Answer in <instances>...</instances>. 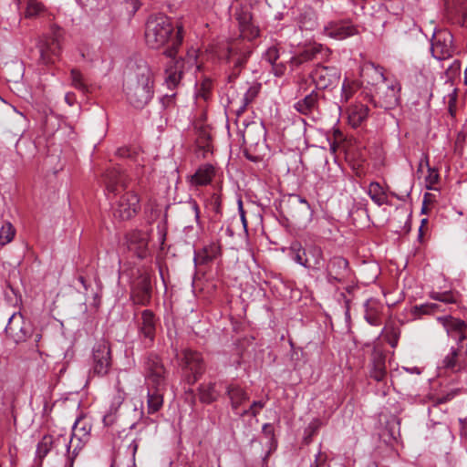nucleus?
Returning <instances> with one entry per match:
<instances>
[{
	"label": "nucleus",
	"instance_id": "obj_1",
	"mask_svg": "<svg viewBox=\"0 0 467 467\" xmlns=\"http://www.w3.org/2000/svg\"><path fill=\"white\" fill-rule=\"evenodd\" d=\"M174 32V27L167 16L161 14L150 16L145 26L146 45L152 49L170 45L163 54L171 58L175 57L183 40L182 26H177Z\"/></svg>",
	"mask_w": 467,
	"mask_h": 467
},
{
	"label": "nucleus",
	"instance_id": "obj_2",
	"mask_svg": "<svg viewBox=\"0 0 467 467\" xmlns=\"http://www.w3.org/2000/svg\"><path fill=\"white\" fill-rule=\"evenodd\" d=\"M153 74L146 62L137 64L125 84L127 99L135 108L142 109L153 96Z\"/></svg>",
	"mask_w": 467,
	"mask_h": 467
},
{
	"label": "nucleus",
	"instance_id": "obj_3",
	"mask_svg": "<svg viewBox=\"0 0 467 467\" xmlns=\"http://www.w3.org/2000/svg\"><path fill=\"white\" fill-rule=\"evenodd\" d=\"M245 157L254 162L262 160L266 150V130L260 122L245 125L243 131Z\"/></svg>",
	"mask_w": 467,
	"mask_h": 467
},
{
	"label": "nucleus",
	"instance_id": "obj_4",
	"mask_svg": "<svg viewBox=\"0 0 467 467\" xmlns=\"http://www.w3.org/2000/svg\"><path fill=\"white\" fill-rule=\"evenodd\" d=\"M289 254L293 261L308 270L318 272L325 266L323 250L315 244L303 247L299 242H294L289 248Z\"/></svg>",
	"mask_w": 467,
	"mask_h": 467
},
{
	"label": "nucleus",
	"instance_id": "obj_5",
	"mask_svg": "<svg viewBox=\"0 0 467 467\" xmlns=\"http://www.w3.org/2000/svg\"><path fill=\"white\" fill-rule=\"evenodd\" d=\"M252 52V46L244 40L235 39L229 42L223 55V59L230 67L229 82H234L240 76Z\"/></svg>",
	"mask_w": 467,
	"mask_h": 467
},
{
	"label": "nucleus",
	"instance_id": "obj_6",
	"mask_svg": "<svg viewBox=\"0 0 467 467\" xmlns=\"http://www.w3.org/2000/svg\"><path fill=\"white\" fill-rule=\"evenodd\" d=\"M62 29L52 26L50 33L42 36L37 43L39 51V63L43 65L54 64L62 52Z\"/></svg>",
	"mask_w": 467,
	"mask_h": 467
},
{
	"label": "nucleus",
	"instance_id": "obj_7",
	"mask_svg": "<svg viewBox=\"0 0 467 467\" xmlns=\"http://www.w3.org/2000/svg\"><path fill=\"white\" fill-rule=\"evenodd\" d=\"M401 85L396 78L384 81L375 88L371 98L375 107L392 109L400 105Z\"/></svg>",
	"mask_w": 467,
	"mask_h": 467
},
{
	"label": "nucleus",
	"instance_id": "obj_8",
	"mask_svg": "<svg viewBox=\"0 0 467 467\" xmlns=\"http://www.w3.org/2000/svg\"><path fill=\"white\" fill-rule=\"evenodd\" d=\"M143 373L147 388H157L166 386L167 370L161 358L154 354L149 353L143 359Z\"/></svg>",
	"mask_w": 467,
	"mask_h": 467
},
{
	"label": "nucleus",
	"instance_id": "obj_9",
	"mask_svg": "<svg viewBox=\"0 0 467 467\" xmlns=\"http://www.w3.org/2000/svg\"><path fill=\"white\" fill-rule=\"evenodd\" d=\"M112 366L110 344L102 339L95 344L92 349L91 371L98 377L106 376Z\"/></svg>",
	"mask_w": 467,
	"mask_h": 467
},
{
	"label": "nucleus",
	"instance_id": "obj_10",
	"mask_svg": "<svg viewBox=\"0 0 467 467\" xmlns=\"http://www.w3.org/2000/svg\"><path fill=\"white\" fill-rule=\"evenodd\" d=\"M111 208L115 218L130 220L140 210V198L134 192H126L111 204Z\"/></svg>",
	"mask_w": 467,
	"mask_h": 467
},
{
	"label": "nucleus",
	"instance_id": "obj_11",
	"mask_svg": "<svg viewBox=\"0 0 467 467\" xmlns=\"http://www.w3.org/2000/svg\"><path fill=\"white\" fill-rule=\"evenodd\" d=\"M310 78L317 89L333 88L339 83L341 70L335 66L318 63L310 73Z\"/></svg>",
	"mask_w": 467,
	"mask_h": 467
},
{
	"label": "nucleus",
	"instance_id": "obj_12",
	"mask_svg": "<svg viewBox=\"0 0 467 467\" xmlns=\"http://www.w3.org/2000/svg\"><path fill=\"white\" fill-rule=\"evenodd\" d=\"M5 331L9 338L18 344L32 337L33 328L31 323L25 320L21 313L17 312L9 317Z\"/></svg>",
	"mask_w": 467,
	"mask_h": 467
},
{
	"label": "nucleus",
	"instance_id": "obj_13",
	"mask_svg": "<svg viewBox=\"0 0 467 467\" xmlns=\"http://www.w3.org/2000/svg\"><path fill=\"white\" fill-rule=\"evenodd\" d=\"M187 57L188 58L186 61L185 59L180 58L171 61V63L167 66L165 69V84L167 85L168 88L172 90L181 84L185 65H193L196 58V51L194 49L188 51Z\"/></svg>",
	"mask_w": 467,
	"mask_h": 467
},
{
	"label": "nucleus",
	"instance_id": "obj_14",
	"mask_svg": "<svg viewBox=\"0 0 467 467\" xmlns=\"http://www.w3.org/2000/svg\"><path fill=\"white\" fill-rule=\"evenodd\" d=\"M183 369L186 372L188 384L193 385L204 373L205 366L202 355L191 349L182 353Z\"/></svg>",
	"mask_w": 467,
	"mask_h": 467
},
{
	"label": "nucleus",
	"instance_id": "obj_15",
	"mask_svg": "<svg viewBox=\"0 0 467 467\" xmlns=\"http://www.w3.org/2000/svg\"><path fill=\"white\" fill-rule=\"evenodd\" d=\"M453 36L446 29L435 31L431 38V54L438 60L451 57L453 54Z\"/></svg>",
	"mask_w": 467,
	"mask_h": 467
},
{
	"label": "nucleus",
	"instance_id": "obj_16",
	"mask_svg": "<svg viewBox=\"0 0 467 467\" xmlns=\"http://www.w3.org/2000/svg\"><path fill=\"white\" fill-rule=\"evenodd\" d=\"M158 319L151 310L145 309L138 320V333L145 348H150L155 340Z\"/></svg>",
	"mask_w": 467,
	"mask_h": 467
},
{
	"label": "nucleus",
	"instance_id": "obj_17",
	"mask_svg": "<svg viewBox=\"0 0 467 467\" xmlns=\"http://www.w3.org/2000/svg\"><path fill=\"white\" fill-rule=\"evenodd\" d=\"M437 321L442 325L447 335L456 340V345H463L467 338V323L464 320L447 315L438 317Z\"/></svg>",
	"mask_w": 467,
	"mask_h": 467
},
{
	"label": "nucleus",
	"instance_id": "obj_18",
	"mask_svg": "<svg viewBox=\"0 0 467 467\" xmlns=\"http://www.w3.org/2000/svg\"><path fill=\"white\" fill-rule=\"evenodd\" d=\"M103 182L108 192L116 195L128 188L130 179L119 168L114 167L105 171Z\"/></svg>",
	"mask_w": 467,
	"mask_h": 467
},
{
	"label": "nucleus",
	"instance_id": "obj_19",
	"mask_svg": "<svg viewBox=\"0 0 467 467\" xmlns=\"http://www.w3.org/2000/svg\"><path fill=\"white\" fill-rule=\"evenodd\" d=\"M323 34L334 39L343 40L358 34V29L349 21H329L323 28Z\"/></svg>",
	"mask_w": 467,
	"mask_h": 467
},
{
	"label": "nucleus",
	"instance_id": "obj_20",
	"mask_svg": "<svg viewBox=\"0 0 467 467\" xmlns=\"http://www.w3.org/2000/svg\"><path fill=\"white\" fill-rule=\"evenodd\" d=\"M327 273L329 283H343L350 274L348 260L341 256H334L327 265Z\"/></svg>",
	"mask_w": 467,
	"mask_h": 467
},
{
	"label": "nucleus",
	"instance_id": "obj_21",
	"mask_svg": "<svg viewBox=\"0 0 467 467\" xmlns=\"http://www.w3.org/2000/svg\"><path fill=\"white\" fill-rule=\"evenodd\" d=\"M445 11L452 23L467 26V0H445Z\"/></svg>",
	"mask_w": 467,
	"mask_h": 467
},
{
	"label": "nucleus",
	"instance_id": "obj_22",
	"mask_svg": "<svg viewBox=\"0 0 467 467\" xmlns=\"http://www.w3.org/2000/svg\"><path fill=\"white\" fill-rule=\"evenodd\" d=\"M321 96L317 90H312L302 99L296 101L294 105L295 109L302 115L311 116L314 118L316 113L319 111V99Z\"/></svg>",
	"mask_w": 467,
	"mask_h": 467
},
{
	"label": "nucleus",
	"instance_id": "obj_23",
	"mask_svg": "<svg viewBox=\"0 0 467 467\" xmlns=\"http://www.w3.org/2000/svg\"><path fill=\"white\" fill-rule=\"evenodd\" d=\"M66 444V437L59 435L53 437L52 435H45L38 441L36 450V459L42 463L45 457L53 450H58V446Z\"/></svg>",
	"mask_w": 467,
	"mask_h": 467
},
{
	"label": "nucleus",
	"instance_id": "obj_24",
	"mask_svg": "<svg viewBox=\"0 0 467 467\" xmlns=\"http://www.w3.org/2000/svg\"><path fill=\"white\" fill-rule=\"evenodd\" d=\"M127 244L130 251L134 252L138 257L144 258L148 250L147 234L139 230H134L127 234Z\"/></svg>",
	"mask_w": 467,
	"mask_h": 467
},
{
	"label": "nucleus",
	"instance_id": "obj_25",
	"mask_svg": "<svg viewBox=\"0 0 467 467\" xmlns=\"http://www.w3.org/2000/svg\"><path fill=\"white\" fill-rule=\"evenodd\" d=\"M214 176V166L211 163H204L200 165L196 171L188 177V181L194 187L206 186L213 182Z\"/></svg>",
	"mask_w": 467,
	"mask_h": 467
},
{
	"label": "nucleus",
	"instance_id": "obj_26",
	"mask_svg": "<svg viewBox=\"0 0 467 467\" xmlns=\"http://www.w3.org/2000/svg\"><path fill=\"white\" fill-rule=\"evenodd\" d=\"M226 395L230 400L231 408L234 413H238V410L246 401L250 396L246 390L238 384L231 383L226 387Z\"/></svg>",
	"mask_w": 467,
	"mask_h": 467
},
{
	"label": "nucleus",
	"instance_id": "obj_27",
	"mask_svg": "<svg viewBox=\"0 0 467 467\" xmlns=\"http://www.w3.org/2000/svg\"><path fill=\"white\" fill-rule=\"evenodd\" d=\"M237 21L240 30L241 40L249 41L259 35V29L252 24V16L249 12H241L237 15Z\"/></svg>",
	"mask_w": 467,
	"mask_h": 467
},
{
	"label": "nucleus",
	"instance_id": "obj_28",
	"mask_svg": "<svg viewBox=\"0 0 467 467\" xmlns=\"http://www.w3.org/2000/svg\"><path fill=\"white\" fill-rule=\"evenodd\" d=\"M221 254L219 242H212L195 253L194 262L196 265H207L219 257Z\"/></svg>",
	"mask_w": 467,
	"mask_h": 467
},
{
	"label": "nucleus",
	"instance_id": "obj_29",
	"mask_svg": "<svg viewBox=\"0 0 467 467\" xmlns=\"http://www.w3.org/2000/svg\"><path fill=\"white\" fill-rule=\"evenodd\" d=\"M364 307L366 321L371 326H379L381 324L383 305L379 300L371 297L365 302Z\"/></svg>",
	"mask_w": 467,
	"mask_h": 467
},
{
	"label": "nucleus",
	"instance_id": "obj_30",
	"mask_svg": "<svg viewBox=\"0 0 467 467\" xmlns=\"http://www.w3.org/2000/svg\"><path fill=\"white\" fill-rule=\"evenodd\" d=\"M131 298L134 304L146 306L150 302L151 285L148 278H142L133 288Z\"/></svg>",
	"mask_w": 467,
	"mask_h": 467
},
{
	"label": "nucleus",
	"instance_id": "obj_31",
	"mask_svg": "<svg viewBox=\"0 0 467 467\" xmlns=\"http://www.w3.org/2000/svg\"><path fill=\"white\" fill-rule=\"evenodd\" d=\"M148 389V399H147V412L153 414L159 411L163 405V391L165 387L157 388H147Z\"/></svg>",
	"mask_w": 467,
	"mask_h": 467
},
{
	"label": "nucleus",
	"instance_id": "obj_32",
	"mask_svg": "<svg viewBox=\"0 0 467 467\" xmlns=\"http://www.w3.org/2000/svg\"><path fill=\"white\" fill-rule=\"evenodd\" d=\"M87 441H88L75 439V437H73L72 435L69 441H67V439L66 438V444H61L67 450V461L65 465L66 467H73L76 457L83 449Z\"/></svg>",
	"mask_w": 467,
	"mask_h": 467
},
{
	"label": "nucleus",
	"instance_id": "obj_33",
	"mask_svg": "<svg viewBox=\"0 0 467 467\" xmlns=\"http://www.w3.org/2000/svg\"><path fill=\"white\" fill-rule=\"evenodd\" d=\"M386 375V358L382 353L375 352L372 356L370 377L377 381H382Z\"/></svg>",
	"mask_w": 467,
	"mask_h": 467
},
{
	"label": "nucleus",
	"instance_id": "obj_34",
	"mask_svg": "<svg viewBox=\"0 0 467 467\" xmlns=\"http://www.w3.org/2000/svg\"><path fill=\"white\" fill-rule=\"evenodd\" d=\"M91 431V423L86 416L80 415L75 420L72 427V436L75 439L88 441Z\"/></svg>",
	"mask_w": 467,
	"mask_h": 467
},
{
	"label": "nucleus",
	"instance_id": "obj_35",
	"mask_svg": "<svg viewBox=\"0 0 467 467\" xmlns=\"http://www.w3.org/2000/svg\"><path fill=\"white\" fill-rule=\"evenodd\" d=\"M369 109L363 104H355L349 109L348 121L353 128L359 127L368 118Z\"/></svg>",
	"mask_w": 467,
	"mask_h": 467
},
{
	"label": "nucleus",
	"instance_id": "obj_36",
	"mask_svg": "<svg viewBox=\"0 0 467 467\" xmlns=\"http://www.w3.org/2000/svg\"><path fill=\"white\" fill-rule=\"evenodd\" d=\"M364 71L365 74L371 79V81L368 80V83L374 85L375 88L384 81L386 82L389 79L385 76L384 68L381 66L375 65L374 63L368 64L365 67Z\"/></svg>",
	"mask_w": 467,
	"mask_h": 467
},
{
	"label": "nucleus",
	"instance_id": "obj_37",
	"mask_svg": "<svg viewBox=\"0 0 467 467\" xmlns=\"http://www.w3.org/2000/svg\"><path fill=\"white\" fill-rule=\"evenodd\" d=\"M199 399L200 401L205 404H211L217 400L220 392L215 389V383H202L199 386Z\"/></svg>",
	"mask_w": 467,
	"mask_h": 467
},
{
	"label": "nucleus",
	"instance_id": "obj_38",
	"mask_svg": "<svg viewBox=\"0 0 467 467\" xmlns=\"http://www.w3.org/2000/svg\"><path fill=\"white\" fill-rule=\"evenodd\" d=\"M368 194L371 200L379 206L388 203V197L382 186L377 182H372L368 185Z\"/></svg>",
	"mask_w": 467,
	"mask_h": 467
},
{
	"label": "nucleus",
	"instance_id": "obj_39",
	"mask_svg": "<svg viewBox=\"0 0 467 467\" xmlns=\"http://www.w3.org/2000/svg\"><path fill=\"white\" fill-rule=\"evenodd\" d=\"M381 335L391 346V348H396L400 337V329L395 324L390 323L384 327Z\"/></svg>",
	"mask_w": 467,
	"mask_h": 467
},
{
	"label": "nucleus",
	"instance_id": "obj_40",
	"mask_svg": "<svg viewBox=\"0 0 467 467\" xmlns=\"http://www.w3.org/2000/svg\"><path fill=\"white\" fill-rule=\"evenodd\" d=\"M359 86L356 80L345 78L341 87L340 102L347 103L358 89Z\"/></svg>",
	"mask_w": 467,
	"mask_h": 467
},
{
	"label": "nucleus",
	"instance_id": "obj_41",
	"mask_svg": "<svg viewBox=\"0 0 467 467\" xmlns=\"http://www.w3.org/2000/svg\"><path fill=\"white\" fill-rule=\"evenodd\" d=\"M431 298L440 302L442 305H455L459 302V295L451 291L431 292Z\"/></svg>",
	"mask_w": 467,
	"mask_h": 467
},
{
	"label": "nucleus",
	"instance_id": "obj_42",
	"mask_svg": "<svg viewBox=\"0 0 467 467\" xmlns=\"http://www.w3.org/2000/svg\"><path fill=\"white\" fill-rule=\"evenodd\" d=\"M442 304L439 303H426L413 307V314L416 316L435 314L437 312L445 311Z\"/></svg>",
	"mask_w": 467,
	"mask_h": 467
},
{
	"label": "nucleus",
	"instance_id": "obj_43",
	"mask_svg": "<svg viewBox=\"0 0 467 467\" xmlns=\"http://www.w3.org/2000/svg\"><path fill=\"white\" fill-rule=\"evenodd\" d=\"M16 235V229L11 223L5 222L0 229V244L5 245L10 243Z\"/></svg>",
	"mask_w": 467,
	"mask_h": 467
},
{
	"label": "nucleus",
	"instance_id": "obj_44",
	"mask_svg": "<svg viewBox=\"0 0 467 467\" xmlns=\"http://www.w3.org/2000/svg\"><path fill=\"white\" fill-rule=\"evenodd\" d=\"M70 75H71L72 86L75 88L82 91L83 93L87 92L88 86L85 82L82 73L78 69L73 68V69H71Z\"/></svg>",
	"mask_w": 467,
	"mask_h": 467
},
{
	"label": "nucleus",
	"instance_id": "obj_45",
	"mask_svg": "<svg viewBox=\"0 0 467 467\" xmlns=\"http://www.w3.org/2000/svg\"><path fill=\"white\" fill-rule=\"evenodd\" d=\"M320 48L321 44H315L301 51L299 55L302 57L304 64L318 59V52Z\"/></svg>",
	"mask_w": 467,
	"mask_h": 467
},
{
	"label": "nucleus",
	"instance_id": "obj_46",
	"mask_svg": "<svg viewBox=\"0 0 467 467\" xmlns=\"http://www.w3.org/2000/svg\"><path fill=\"white\" fill-rule=\"evenodd\" d=\"M44 11H45V6L42 3H40L36 0H28L26 9V17H27V18L36 17Z\"/></svg>",
	"mask_w": 467,
	"mask_h": 467
},
{
	"label": "nucleus",
	"instance_id": "obj_47",
	"mask_svg": "<svg viewBox=\"0 0 467 467\" xmlns=\"http://www.w3.org/2000/svg\"><path fill=\"white\" fill-rule=\"evenodd\" d=\"M322 424L323 423L319 419H315L308 424L305 430L304 442L306 444H309L312 441L313 436L317 433Z\"/></svg>",
	"mask_w": 467,
	"mask_h": 467
},
{
	"label": "nucleus",
	"instance_id": "obj_48",
	"mask_svg": "<svg viewBox=\"0 0 467 467\" xmlns=\"http://www.w3.org/2000/svg\"><path fill=\"white\" fill-rule=\"evenodd\" d=\"M298 23L301 29L312 30L317 25L315 13L311 11L302 15Z\"/></svg>",
	"mask_w": 467,
	"mask_h": 467
},
{
	"label": "nucleus",
	"instance_id": "obj_49",
	"mask_svg": "<svg viewBox=\"0 0 467 467\" xmlns=\"http://www.w3.org/2000/svg\"><path fill=\"white\" fill-rule=\"evenodd\" d=\"M279 57L280 53L277 46H271L264 53L263 59L272 66L278 62Z\"/></svg>",
	"mask_w": 467,
	"mask_h": 467
},
{
	"label": "nucleus",
	"instance_id": "obj_50",
	"mask_svg": "<svg viewBox=\"0 0 467 467\" xmlns=\"http://www.w3.org/2000/svg\"><path fill=\"white\" fill-rule=\"evenodd\" d=\"M212 88H213L212 80L209 78H204L201 82L200 87L198 88L196 96L198 98L203 99L204 100H207L209 99L210 92H211Z\"/></svg>",
	"mask_w": 467,
	"mask_h": 467
},
{
	"label": "nucleus",
	"instance_id": "obj_51",
	"mask_svg": "<svg viewBox=\"0 0 467 467\" xmlns=\"http://www.w3.org/2000/svg\"><path fill=\"white\" fill-rule=\"evenodd\" d=\"M439 172L436 169L428 167V175L426 176V187L427 189L432 190L434 189V185L439 182Z\"/></svg>",
	"mask_w": 467,
	"mask_h": 467
},
{
	"label": "nucleus",
	"instance_id": "obj_52",
	"mask_svg": "<svg viewBox=\"0 0 467 467\" xmlns=\"http://www.w3.org/2000/svg\"><path fill=\"white\" fill-rule=\"evenodd\" d=\"M256 96V91L253 88H249L247 92L244 94L243 99V104L240 106V108L236 110L237 116H240L244 112L246 109L247 105L254 99V98Z\"/></svg>",
	"mask_w": 467,
	"mask_h": 467
},
{
	"label": "nucleus",
	"instance_id": "obj_53",
	"mask_svg": "<svg viewBox=\"0 0 467 467\" xmlns=\"http://www.w3.org/2000/svg\"><path fill=\"white\" fill-rule=\"evenodd\" d=\"M271 72L276 78H282L285 76L286 72V64L284 62H276L275 64L271 66Z\"/></svg>",
	"mask_w": 467,
	"mask_h": 467
},
{
	"label": "nucleus",
	"instance_id": "obj_54",
	"mask_svg": "<svg viewBox=\"0 0 467 467\" xmlns=\"http://www.w3.org/2000/svg\"><path fill=\"white\" fill-rule=\"evenodd\" d=\"M265 400H254L250 405V416L256 417L260 410L265 408Z\"/></svg>",
	"mask_w": 467,
	"mask_h": 467
},
{
	"label": "nucleus",
	"instance_id": "obj_55",
	"mask_svg": "<svg viewBox=\"0 0 467 467\" xmlns=\"http://www.w3.org/2000/svg\"><path fill=\"white\" fill-rule=\"evenodd\" d=\"M333 137H334V141H332V142L329 141V145H330V150L333 152H336L337 147V141L343 140V133L338 129H334ZM328 140H330L329 138H328Z\"/></svg>",
	"mask_w": 467,
	"mask_h": 467
},
{
	"label": "nucleus",
	"instance_id": "obj_56",
	"mask_svg": "<svg viewBox=\"0 0 467 467\" xmlns=\"http://www.w3.org/2000/svg\"><path fill=\"white\" fill-rule=\"evenodd\" d=\"M327 455L319 451L315 456V461L310 464V467H323L327 462Z\"/></svg>",
	"mask_w": 467,
	"mask_h": 467
},
{
	"label": "nucleus",
	"instance_id": "obj_57",
	"mask_svg": "<svg viewBox=\"0 0 467 467\" xmlns=\"http://www.w3.org/2000/svg\"><path fill=\"white\" fill-rule=\"evenodd\" d=\"M288 63L290 66V69L293 71L299 68L304 64V61L298 53L291 57L288 60Z\"/></svg>",
	"mask_w": 467,
	"mask_h": 467
},
{
	"label": "nucleus",
	"instance_id": "obj_58",
	"mask_svg": "<svg viewBox=\"0 0 467 467\" xmlns=\"http://www.w3.org/2000/svg\"><path fill=\"white\" fill-rule=\"evenodd\" d=\"M331 53H332V51L328 47L321 45V48L319 49V52H318V59L323 60V61H328L329 57L331 56Z\"/></svg>",
	"mask_w": 467,
	"mask_h": 467
},
{
	"label": "nucleus",
	"instance_id": "obj_59",
	"mask_svg": "<svg viewBox=\"0 0 467 467\" xmlns=\"http://www.w3.org/2000/svg\"><path fill=\"white\" fill-rule=\"evenodd\" d=\"M211 136L205 129H202L199 131L198 140L203 145H208Z\"/></svg>",
	"mask_w": 467,
	"mask_h": 467
},
{
	"label": "nucleus",
	"instance_id": "obj_60",
	"mask_svg": "<svg viewBox=\"0 0 467 467\" xmlns=\"http://www.w3.org/2000/svg\"><path fill=\"white\" fill-rule=\"evenodd\" d=\"M188 204L190 206V209L192 210V212L194 214L195 220L198 221L200 218V208H199L197 202L194 200H190Z\"/></svg>",
	"mask_w": 467,
	"mask_h": 467
},
{
	"label": "nucleus",
	"instance_id": "obj_61",
	"mask_svg": "<svg viewBox=\"0 0 467 467\" xmlns=\"http://www.w3.org/2000/svg\"><path fill=\"white\" fill-rule=\"evenodd\" d=\"M212 202H213V209L219 213L220 211V207H221V203H222V200H221V196L217 193H213V196H212Z\"/></svg>",
	"mask_w": 467,
	"mask_h": 467
},
{
	"label": "nucleus",
	"instance_id": "obj_62",
	"mask_svg": "<svg viewBox=\"0 0 467 467\" xmlns=\"http://www.w3.org/2000/svg\"><path fill=\"white\" fill-rule=\"evenodd\" d=\"M431 198H432V194L431 193L426 192L424 194L421 213H426V210H427V207H428V203L431 202Z\"/></svg>",
	"mask_w": 467,
	"mask_h": 467
},
{
	"label": "nucleus",
	"instance_id": "obj_63",
	"mask_svg": "<svg viewBox=\"0 0 467 467\" xmlns=\"http://www.w3.org/2000/svg\"><path fill=\"white\" fill-rule=\"evenodd\" d=\"M139 443L136 440H133L129 445V450L131 451L132 457H135V454L138 451Z\"/></svg>",
	"mask_w": 467,
	"mask_h": 467
},
{
	"label": "nucleus",
	"instance_id": "obj_64",
	"mask_svg": "<svg viewBox=\"0 0 467 467\" xmlns=\"http://www.w3.org/2000/svg\"><path fill=\"white\" fill-rule=\"evenodd\" d=\"M125 400V393L123 391L118 390V394L115 397V404L120 405L122 401Z\"/></svg>",
	"mask_w": 467,
	"mask_h": 467
}]
</instances>
